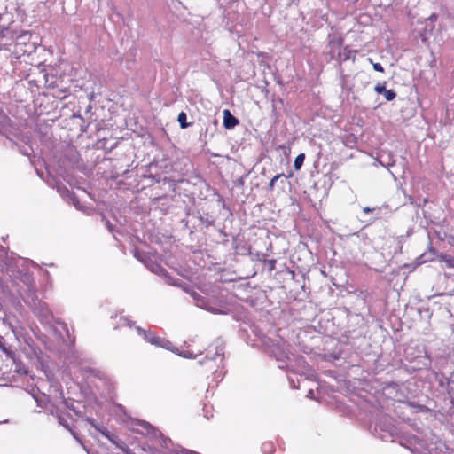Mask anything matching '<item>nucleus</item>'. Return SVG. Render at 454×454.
<instances>
[{"instance_id": "f3484780", "label": "nucleus", "mask_w": 454, "mask_h": 454, "mask_svg": "<svg viewBox=\"0 0 454 454\" xmlns=\"http://www.w3.org/2000/svg\"><path fill=\"white\" fill-rule=\"evenodd\" d=\"M142 427L146 429V430H149L152 428V426L148 423V422H145V421H143L141 423Z\"/></svg>"}, {"instance_id": "6e6552de", "label": "nucleus", "mask_w": 454, "mask_h": 454, "mask_svg": "<svg viewBox=\"0 0 454 454\" xmlns=\"http://www.w3.org/2000/svg\"><path fill=\"white\" fill-rule=\"evenodd\" d=\"M58 191L63 198L72 200L74 205L75 207H77L76 203H75L76 199L74 197V194L67 187H65V186L59 187Z\"/></svg>"}, {"instance_id": "20e7f679", "label": "nucleus", "mask_w": 454, "mask_h": 454, "mask_svg": "<svg viewBox=\"0 0 454 454\" xmlns=\"http://www.w3.org/2000/svg\"><path fill=\"white\" fill-rule=\"evenodd\" d=\"M239 124V120L233 116L229 110L223 111V126L227 129H231Z\"/></svg>"}, {"instance_id": "9b49d317", "label": "nucleus", "mask_w": 454, "mask_h": 454, "mask_svg": "<svg viewBox=\"0 0 454 454\" xmlns=\"http://www.w3.org/2000/svg\"><path fill=\"white\" fill-rule=\"evenodd\" d=\"M186 119H187V115L184 112H181L179 114H178V117H177V121L180 124V127L182 129H185L189 126V124L186 122Z\"/></svg>"}, {"instance_id": "f03ea898", "label": "nucleus", "mask_w": 454, "mask_h": 454, "mask_svg": "<svg viewBox=\"0 0 454 454\" xmlns=\"http://www.w3.org/2000/svg\"><path fill=\"white\" fill-rule=\"evenodd\" d=\"M136 330L139 335L144 336V339L148 341L149 343L156 346V347H161L165 349L171 350L172 352H176V349H173L172 343L165 339L160 338L156 336L153 333L146 332L143 330L141 327L137 326Z\"/></svg>"}, {"instance_id": "ddd939ff", "label": "nucleus", "mask_w": 454, "mask_h": 454, "mask_svg": "<svg viewBox=\"0 0 454 454\" xmlns=\"http://www.w3.org/2000/svg\"><path fill=\"white\" fill-rule=\"evenodd\" d=\"M262 450L265 454H272L274 447L271 442H266L262 446Z\"/></svg>"}, {"instance_id": "412c9836", "label": "nucleus", "mask_w": 454, "mask_h": 454, "mask_svg": "<svg viewBox=\"0 0 454 454\" xmlns=\"http://www.w3.org/2000/svg\"><path fill=\"white\" fill-rule=\"evenodd\" d=\"M307 396L309 398H312L313 397V390H309Z\"/></svg>"}, {"instance_id": "b1692460", "label": "nucleus", "mask_w": 454, "mask_h": 454, "mask_svg": "<svg viewBox=\"0 0 454 454\" xmlns=\"http://www.w3.org/2000/svg\"><path fill=\"white\" fill-rule=\"evenodd\" d=\"M4 340V338L3 337H0V348H3V345H2V341Z\"/></svg>"}, {"instance_id": "39448f33", "label": "nucleus", "mask_w": 454, "mask_h": 454, "mask_svg": "<svg viewBox=\"0 0 454 454\" xmlns=\"http://www.w3.org/2000/svg\"><path fill=\"white\" fill-rule=\"evenodd\" d=\"M374 90L378 94H384L387 101H391L396 97V93L393 90H386L385 84L382 83H378Z\"/></svg>"}, {"instance_id": "a211bd4d", "label": "nucleus", "mask_w": 454, "mask_h": 454, "mask_svg": "<svg viewBox=\"0 0 454 454\" xmlns=\"http://www.w3.org/2000/svg\"><path fill=\"white\" fill-rule=\"evenodd\" d=\"M375 210H376V208H371V207H364V209H363V211H364V213H366V214H367V213H370V212H373V211H375Z\"/></svg>"}, {"instance_id": "393cba45", "label": "nucleus", "mask_w": 454, "mask_h": 454, "mask_svg": "<svg viewBox=\"0 0 454 454\" xmlns=\"http://www.w3.org/2000/svg\"><path fill=\"white\" fill-rule=\"evenodd\" d=\"M189 454H200V453H197L195 451H189Z\"/></svg>"}, {"instance_id": "4468645a", "label": "nucleus", "mask_w": 454, "mask_h": 454, "mask_svg": "<svg viewBox=\"0 0 454 454\" xmlns=\"http://www.w3.org/2000/svg\"><path fill=\"white\" fill-rule=\"evenodd\" d=\"M284 174H278L277 176H275L269 183V190L272 191L274 189V186H275V183L278 179H279L281 176H283Z\"/></svg>"}, {"instance_id": "6ab92c4d", "label": "nucleus", "mask_w": 454, "mask_h": 454, "mask_svg": "<svg viewBox=\"0 0 454 454\" xmlns=\"http://www.w3.org/2000/svg\"><path fill=\"white\" fill-rule=\"evenodd\" d=\"M123 320L127 325L130 327L132 326V322L130 320H129L128 318H124Z\"/></svg>"}, {"instance_id": "5701e85b", "label": "nucleus", "mask_w": 454, "mask_h": 454, "mask_svg": "<svg viewBox=\"0 0 454 454\" xmlns=\"http://www.w3.org/2000/svg\"><path fill=\"white\" fill-rule=\"evenodd\" d=\"M101 433H102V434H103V435H105L106 437H107L108 439H110V440H111V438H110L109 434H108L106 432H105V431H101Z\"/></svg>"}, {"instance_id": "f257e3e1", "label": "nucleus", "mask_w": 454, "mask_h": 454, "mask_svg": "<svg viewBox=\"0 0 454 454\" xmlns=\"http://www.w3.org/2000/svg\"><path fill=\"white\" fill-rule=\"evenodd\" d=\"M262 343L270 356L276 357L278 361L289 359L288 344L283 340H273L269 337H263Z\"/></svg>"}, {"instance_id": "f8f14e48", "label": "nucleus", "mask_w": 454, "mask_h": 454, "mask_svg": "<svg viewBox=\"0 0 454 454\" xmlns=\"http://www.w3.org/2000/svg\"><path fill=\"white\" fill-rule=\"evenodd\" d=\"M304 160H305L304 153H301L295 158L294 166L296 170H299L301 168V166L304 162Z\"/></svg>"}, {"instance_id": "423d86ee", "label": "nucleus", "mask_w": 454, "mask_h": 454, "mask_svg": "<svg viewBox=\"0 0 454 454\" xmlns=\"http://www.w3.org/2000/svg\"><path fill=\"white\" fill-rule=\"evenodd\" d=\"M147 267L152 272L164 276L167 278L168 283H169L170 285H176L175 282L171 281V278L167 275L166 270L160 264L152 262Z\"/></svg>"}, {"instance_id": "2eb2a0df", "label": "nucleus", "mask_w": 454, "mask_h": 454, "mask_svg": "<svg viewBox=\"0 0 454 454\" xmlns=\"http://www.w3.org/2000/svg\"><path fill=\"white\" fill-rule=\"evenodd\" d=\"M176 350V354H178L180 356H183V357H185V358H191V357H194V356H192V354L190 352V351H184V352H182V353H178V350L177 348H175Z\"/></svg>"}, {"instance_id": "dca6fc26", "label": "nucleus", "mask_w": 454, "mask_h": 454, "mask_svg": "<svg viewBox=\"0 0 454 454\" xmlns=\"http://www.w3.org/2000/svg\"><path fill=\"white\" fill-rule=\"evenodd\" d=\"M373 68L378 72H384V68L380 63H373Z\"/></svg>"}, {"instance_id": "4be33fe9", "label": "nucleus", "mask_w": 454, "mask_h": 454, "mask_svg": "<svg viewBox=\"0 0 454 454\" xmlns=\"http://www.w3.org/2000/svg\"><path fill=\"white\" fill-rule=\"evenodd\" d=\"M106 226L109 229V231H112V230H113L112 229V225H111V223L108 221L106 222Z\"/></svg>"}, {"instance_id": "1a4fd4ad", "label": "nucleus", "mask_w": 454, "mask_h": 454, "mask_svg": "<svg viewBox=\"0 0 454 454\" xmlns=\"http://www.w3.org/2000/svg\"><path fill=\"white\" fill-rule=\"evenodd\" d=\"M356 52V51H352V50L348 49V47H345L343 49V51L340 52L339 55H340V58L341 60L346 61V60L349 59L350 58L355 57Z\"/></svg>"}, {"instance_id": "0eeeda50", "label": "nucleus", "mask_w": 454, "mask_h": 454, "mask_svg": "<svg viewBox=\"0 0 454 454\" xmlns=\"http://www.w3.org/2000/svg\"><path fill=\"white\" fill-rule=\"evenodd\" d=\"M57 419H58V421H59V425L63 426L65 428H67L68 431H70L72 435L77 440V442H80L82 445V441L80 440V438L70 428L67 419H65L64 417H61V416H58Z\"/></svg>"}, {"instance_id": "9d476101", "label": "nucleus", "mask_w": 454, "mask_h": 454, "mask_svg": "<svg viewBox=\"0 0 454 454\" xmlns=\"http://www.w3.org/2000/svg\"><path fill=\"white\" fill-rule=\"evenodd\" d=\"M217 357H220L221 361H223V348L221 346L215 347V351L214 355L212 356H210V358H208V355L207 356V359H210V360H215Z\"/></svg>"}, {"instance_id": "aec40b11", "label": "nucleus", "mask_w": 454, "mask_h": 454, "mask_svg": "<svg viewBox=\"0 0 454 454\" xmlns=\"http://www.w3.org/2000/svg\"><path fill=\"white\" fill-rule=\"evenodd\" d=\"M436 19H437V16H436L435 14H432V15L429 17V20H430L431 21H434V20H436Z\"/></svg>"}, {"instance_id": "7ed1b4c3", "label": "nucleus", "mask_w": 454, "mask_h": 454, "mask_svg": "<svg viewBox=\"0 0 454 454\" xmlns=\"http://www.w3.org/2000/svg\"><path fill=\"white\" fill-rule=\"evenodd\" d=\"M192 297L193 298L196 306L199 308L204 309L207 311H210L214 314H223L225 313L223 310L214 306L211 301L206 299L205 297L200 295L198 293L192 291L191 293Z\"/></svg>"}]
</instances>
